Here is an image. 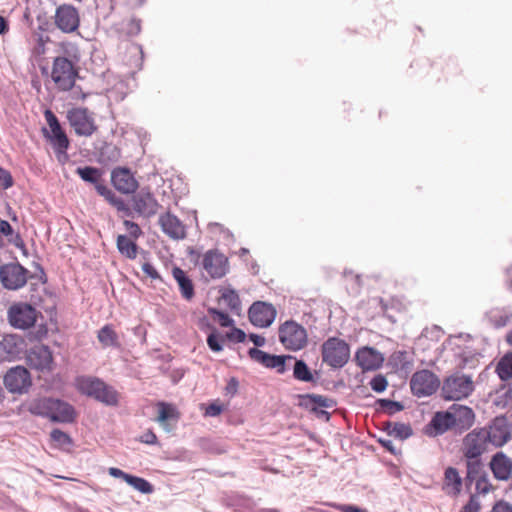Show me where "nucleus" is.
I'll return each mask as SVG.
<instances>
[{"label": "nucleus", "mask_w": 512, "mask_h": 512, "mask_svg": "<svg viewBox=\"0 0 512 512\" xmlns=\"http://www.w3.org/2000/svg\"><path fill=\"white\" fill-rule=\"evenodd\" d=\"M66 56H58L53 60L51 79L61 91H69L73 88L78 76L76 63L80 61L79 48L72 43L64 44Z\"/></svg>", "instance_id": "obj_1"}, {"label": "nucleus", "mask_w": 512, "mask_h": 512, "mask_svg": "<svg viewBox=\"0 0 512 512\" xmlns=\"http://www.w3.org/2000/svg\"><path fill=\"white\" fill-rule=\"evenodd\" d=\"M79 392L94 398L106 406H116L119 402V394L111 385L92 376H81L76 379Z\"/></svg>", "instance_id": "obj_2"}, {"label": "nucleus", "mask_w": 512, "mask_h": 512, "mask_svg": "<svg viewBox=\"0 0 512 512\" xmlns=\"http://www.w3.org/2000/svg\"><path fill=\"white\" fill-rule=\"evenodd\" d=\"M44 115L49 125V130L43 129L44 136L51 143L57 160L60 163H65L68 160L67 149L69 147V139L51 110H46Z\"/></svg>", "instance_id": "obj_3"}, {"label": "nucleus", "mask_w": 512, "mask_h": 512, "mask_svg": "<svg viewBox=\"0 0 512 512\" xmlns=\"http://www.w3.org/2000/svg\"><path fill=\"white\" fill-rule=\"evenodd\" d=\"M322 362L332 369L344 367L350 359V346L338 337H329L321 345Z\"/></svg>", "instance_id": "obj_4"}, {"label": "nucleus", "mask_w": 512, "mask_h": 512, "mask_svg": "<svg viewBox=\"0 0 512 512\" xmlns=\"http://www.w3.org/2000/svg\"><path fill=\"white\" fill-rule=\"evenodd\" d=\"M278 333L282 345L291 351L301 350L308 341L306 329L293 320H288L280 325Z\"/></svg>", "instance_id": "obj_5"}, {"label": "nucleus", "mask_w": 512, "mask_h": 512, "mask_svg": "<svg viewBox=\"0 0 512 512\" xmlns=\"http://www.w3.org/2000/svg\"><path fill=\"white\" fill-rule=\"evenodd\" d=\"M473 390L472 378L461 373L446 378L442 386V394L446 400H461L468 397Z\"/></svg>", "instance_id": "obj_6"}, {"label": "nucleus", "mask_w": 512, "mask_h": 512, "mask_svg": "<svg viewBox=\"0 0 512 512\" xmlns=\"http://www.w3.org/2000/svg\"><path fill=\"white\" fill-rule=\"evenodd\" d=\"M38 317L37 310L28 303H15L8 309V320L17 329H28L34 326Z\"/></svg>", "instance_id": "obj_7"}, {"label": "nucleus", "mask_w": 512, "mask_h": 512, "mask_svg": "<svg viewBox=\"0 0 512 512\" xmlns=\"http://www.w3.org/2000/svg\"><path fill=\"white\" fill-rule=\"evenodd\" d=\"M67 119L79 136L88 137L97 130L93 114L87 108L79 107L69 110Z\"/></svg>", "instance_id": "obj_8"}, {"label": "nucleus", "mask_w": 512, "mask_h": 512, "mask_svg": "<svg viewBox=\"0 0 512 512\" xmlns=\"http://www.w3.org/2000/svg\"><path fill=\"white\" fill-rule=\"evenodd\" d=\"M439 386L438 377L426 369L415 372L410 379L411 391L417 397L430 396L437 391Z\"/></svg>", "instance_id": "obj_9"}, {"label": "nucleus", "mask_w": 512, "mask_h": 512, "mask_svg": "<svg viewBox=\"0 0 512 512\" xmlns=\"http://www.w3.org/2000/svg\"><path fill=\"white\" fill-rule=\"evenodd\" d=\"M29 271L18 262L0 266V281L8 290H18L27 282Z\"/></svg>", "instance_id": "obj_10"}, {"label": "nucleus", "mask_w": 512, "mask_h": 512, "mask_svg": "<svg viewBox=\"0 0 512 512\" xmlns=\"http://www.w3.org/2000/svg\"><path fill=\"white\" fill-rule=\"evenodd\" d=\"M201 265L212 279H220L229 271L228 258L217 249L206 251L202 256Z\"/></svg>", "instance_id": "obj_11"}, {"label": "nucleus", "mask_w": 512, "mask_h": 512, "mask_svg": "<svg viewBox=\"0 0 512 512\" xmlns=\"http://www.w3.org/2000/svg\"><path fill=\"white\" fill-rule=\"evenodd\" d=\"M54 24L63 33H73L80 25V15L76 7L62 4L56 8Z\"/></svg>", "instance_id": "obj_12"}, {"label": "nucleus", "mask_w": 512, "mask_h": 512, "mask_svg": "<svg viewBox=\"0 0 512 512\" xmlns=\"http://www.w3.org/2000/svg\"><path fill=\"white\" fill-rule=\"evenodd\" d=\"M29 371L23 366H16L7 371L4 376V385L11 393L22 394L31 386Z\"/></svg>", "instance_id": "obj_13"}, {"label": "nucleus", "mask_w": 512, "mask_h": 512, "mask_svg": "<svg viewBox=\"0 0 512 512\" xmlns=\"http://www.w3.org/2000/svg\"><path fill=\"white\" fill-rule=\"evenodd\" d=\"M249 357L265 368L275 369L277 373L283 374L286 371V361L294 359L291 355H273L256 347L248 350Z\"/></svg>", "instance_id": "obj_14"}, {"label": "nucleus", "mask_w": 512, "mask_h": 512, "mask_svg": "<svg viewBox=\"0 0 512 512\" xmlns=\"http://www.w3.org/2000/svg\"><path fill=\"white\" fill-rule=\"evenodd\" d=\"M489 445L484 430L474 429L463 439V454L465 458H479L488 450Z\"/></svg>", "instance_id": "obj_15"}, {"label": "nucleus", "mask_w": 512, "mask_h": 512, "mask_svg": "<svg viewBox=\"0 0 512 512\" xmlns=\"http://www.w3.org/2000/svg\"><path fill=\"white\" fill-rule=\"evenodd\" d=\"M248 316L254 326L266 328L275 320L276 310L272 304L257 301L250 306Z\"/></svg>", "instance_id": "obj_16"}, {"label": "nucleus", "mask_w": 512, "mask_h": 512, "mask_svg": "<svg viewBox=\"0 0 512 512\" xmlns=\"http://www.w3.org/2000/svg\"><path fill=\"white\" fill-rule=\"evenodd\" d=\"M490 445L500 447L510 439V428L505 417H496L488 427H483Z\"/></svg>", "instance_id": "obj_17"}, {"label": "nucleus", "mask_w": 512, "mask_h": 512, "mask_svg": "<svg viewBox=\"0 0 512 512\" xmlns=\"http://www.w3.org/2000/svg\"><path fill=\"white\" fill-rule=\"evenodd\" d=\"M132 201L134 210L144 217H151L155 215L159 208V203L156 198L150 191L145 189L136 193L133 196Z\"/></svg>", "instance_id": "obj_18"}, {"label": "nucleus", "mask_w": 512, "mask_h": 512, "mask_svg": "<svg viewBox=\"0 0 512 512\" xmlns=\"http://www.w3.org/2000/svg\"><path fill=\"white\" fill-rule=\"evenodd\" d=\"M111 181L116 190L123 194H132L138 188V182L127 168H116L111 173Z\"/></svg>", "instance_id": "obj_19"}, {"label": "nucleus", "mask_w": 512, "mask_h": 512, "mask_svg": "<svg viewBox=\"0 0 512 512\" xmlns=\"http://www.w3.org/2000/svg\"><path fill=\"white\" fill-rule=\"evenodd\" d=\"M452 415L450 410L436 412L430 422L425 426V434L429 437H436L444 434L448 430L454 429Z\"/></svg>", "instance_id": "obj_20"}, {"label": "nucleus", "mask_w": 512, "mask_h": 512, "mask_svg": "<svg viewBox=\"0 0 512 512\" xmlns=\"http://www.w3.org/2000/svg\"><path fill=\"white\" fill-rule=\"evenodd\" d=\"M355 361L365 371L380 368L384 362L382 354L372 347H362L355 354Z\"/></svg>", "instance_id": "obj_21"}, {"label": "nucleus", "mask_w": 512, "mask_h": 512, "mask_svg": "<svg viewBox=\"0 0 512 512\" xmlns=\"http://www.w3.org/2000/svg\"><path fill=\"white\" fill-rule=\"evenodd\" d=\"M28 364L39 371L52 370L53 357L47 346H36L27 355Z\"/></svg>", "instance_id": "obj_22"}, {"label": "nucleus", "mask_w": 512, "mask_h": 512, "mask_svg": "<svg viewBox=\"0 0 512 512\" xmlns=\"http://www.w3.org/2000/svg\"><path fill=\"white\" fill-rule=\"evenodd\" d=\"M158 222L163 233H165L171 239L182 240L186 237V229L184 224L178 217L171 214L170 212L160 215Z\"/></svg>", "instance_id": "obj_23"}, {"label": "nucleus", "mask_w": 512, "mask_h": 512, "mask_svg": "<svg viewBox=\"0 0 512 512\" xmlns=\"http://www.w3.org/2000/svg\"><path fill=\"white\" fill-rule=\"evenodd\" d=\"M449 410L452 415L454 430L456 432L462 433L474 424L475 414L470 407L454 404Z\"/></svg>", "instance_id": "obj_24"}, {"label": "nucleus", "mask_w": 512, "mask_h": 512, "mask_svg": "<svg viewBox=\"0 0 512 512\" xmlns=\"http://www.w3.org/2000/svg\"><path fill=\"white\" fill-rule=\"evenodd\" d=\"M490 468L497 480L507 481L512 475V459L503 452H497L490 461Z\"/></svg>", "instance_id": "obj_25"}, {"label": "nucleus", "mask_w": 512, "mask_h": 512, "mask_svg": "<svg viewBox=\"0 0 512 512\" xmlns=\"http://www.w3.org/2000/svg\"><path fill=\"white\" fill-rule=\"evenodd\" d=\"M76 413L69 403L53 398L49 420L58 423H71L75 420Z\"/></svg>", "instance_id": "obj_26"}, {"label": "nucleus", "mask_w": 512, "mask_h": 512, "mask_svg": "<svg viewBox=\"0 0 512 512\" xmlns=\"http://www.w3.org/2000/svg\"><path fill=\"white\" fill-rule=\"evenodd\" d=\"M485 318L496 329L505 327L512 319L510 307H494L486 312Z\"/></svg>", "instance_id": "obj_27"}, {"label": "nucleus", "mask_w": 512, "mask_h": 512, "mask_svg": "<svg viewBox=\"0 0 512 512\" xmlns=\"http://www.w3.org/2000/svg\"><path fill=\"white\" fill-rule=\"evenodd\" d=\"M23 347V340L17 335H6L0 340V350L3 351L6 357L17 356Z\"/></svg>", "instance_id": "obj_28"}, {"label": "nucleus", "mask_w": 512, "mask_h": 512, "mask_svg": "<svg viewBox=\"0 0 512 512\" xmlns=\"http://www.w3.org/2000/svg\"><path fill=\"white\" fill-rule=\"evenodd\" d=\"M172 274L180 287L182 296L185 299L190 300L194 296V287L192 281L189 279L186 273L179 267H174L172 270Z\"/></svg>", "instance_id": "obj_29"}, {"label": "nucleus", "mask_w": 512, "mask_h": 512, "mask_svg": "<svg viewBox=\"0 0 512 512\" xmlns=\"http://www.w3.org/2000/svg\"><path fill=\"white\" fill-rule=\"evenodd\" d=\"M52 400V397H40L33 399L28 405V411L33 415L49 419Z\"/></svg>", "instance_id": "obj_30"}, {"label": "nucleus", "mask_w": 512, "mask_h": 512, "mask_svg": "<svg viewBox=\"0 0 512 512\" xmlns=\"http://www.w3.org/2000/svg\"><path fill=\"white\" fill-rule=\"evenodd\" d=\"M116 244L120 254L129 259L136 258L138 253V246L133 240L128 238L126 235H118Z\"/></svg>", "instance_id": "obj_31"}, {"label": "nucleus", "mask_w": 512, "mask_h": 512, "mask_svg": "<svg viewBox=\"0 0 512 512\" xmlns=\"http://www.w3.org/2000/svg\"><path fill=\"white\" fill-rule=\"evenodd\" d=\"M301 398L305 401L303 404L306 408H311V406H316L317 408H332L336 405V401L332 398L318 394H306L301 396Z\"/></svg>", "instance_id": "obj_32"}, {"label": "nucleus", "mask_w": 512, "mask_h": 512, "mask_svg": "<svg viewBox=\"0 0 512 512\" xmlns=\"http://www.w3.org/2000/svg\"><path fill=\"white\" fill-rule=\"evenodd\" d=\"M221 298L232 312L238 313L241 309V301L237 291L231 287L220 289Z\"/></svg>", "instance_id": "obj_33"}, {"label": "nucleus", "mask_w": 512, "mask_h": 512, "mask_svg": "<svg viewBox=\"0 0 512 512\" xmlns=\"http://www.w3.org/2000/svg\"><path fill=\"white\" fill-rule=\"evenodd\" d=\"M76 174L85 182L94 184L95 187L97 184H101L99 181L102 176V172L99 168L92 166H84L78 167L76 169Z\"/></svg>", "instance_id": "obj_34"}, {"label": "nucleus", "mask_w": 512, "mask_h": 512, "mask_svg": "<svg viewBox=\"0 0 512 512\" xmlns=\"http://www.w3.org/2000/svg\"><path fill=\"white\" fill-rule=\"evenodd\" d=\"M295 360L293 367V377L302 382H314L315 378L308 367V365L303 360L293 359Z\"/></svg>", "instance_id": "obj_35"}, {"label": "nucleus", "mask_w": 512, "mask_h": 512, "mask_svg": "<svg viewBox=\"0 0 512 512\" xmlns=\"http://www.w3.org/2000/svg\"><path fill=\"white\" fill-rule=\"evenodd\" d=\"M157 407L158 417L156 420L166 429V431H170V429L167 428V421L176 418L175 408L171 404L165 402H159Z\"/></svg>", "instance_id": "obj_36"}, {"label": "nucleus", "mask_w": 512, "mask_h": 512, "mask_svg": "<svg viewBox=\"0 0 512 512\" xmlns=\"http://www.w3.org/2000/svg\"><path fill=\"white\" fill-rule=\"evenodd\" d=\"M445 481L447 486L451 487V491L449 493H452L453 495L460 493L462 481L457 469L453 467L447 468L445 471Z\"/></svg>", "instance_id": "obj_37"}, {"label": "nucleus", "mask_w": 512, "mask_h": 512, "mask_svg": "<svg viewBox=\"0 0 512 512\" xmlns=\"http://www.w3.org/2000/svg\"><path fill=\"white\" fill-rule=\"evenodd\" d=\"M496 372L501 380L512 377V353L504 355L496 366Z\"/></svg>", "instance_id": "obj_38"}, {"label": "nucleus", "mask_w": 512, "mask_h": 512, "mask_svg": "<svg viewBox=\"0 0 512 512\" xmlns=\"http://www.w3.org/2000/svg\"><path fill=\"white\" fill-rule=\"evenodd\" d=\"M387 429L390 436H394L400 440L407 439L412 435L411 427L404 423H389Z\"/></svg>", "instance_id": "obj_39"}, {"label": "nucleus", "mask_w": 512, "mask_h": 512, "mask_svg": "<svg viewBox=\"0 0 512 512\" xmlns=\"http://www.w3.org/2000/svg\"><path fill=\"white\" fill-rule=\"evenodd\" d=\"M467 462V475L466 481L472 483L474 479L481 476L483 464L479 458H466Z\"/></svg>", "instance_id": "obj_40"}, {"label": "nucleus", "mask_w": 512, "mask_h": 512, "mask_svg": "<svg viewBox=\"0 0 512 512\" xmlns=\"http://www.w3.org/2000/svg\"><path fill=\"white\" fill-rule=\"evenodd\" d=\"M126 483L143 494H150L154 490L150 482H148L144 478L137 477L134 475H129V477H127L126 479Z\"/></svg>", "instance_id": "obj_41"}, {"label": "nucleus", "mask_w": 512, "mask_h": 512, "mask_svg": "<svg viewBox=\"0 0 512 512\" xmlns=\"http://www.w3.org/2000/svg\"><path fill=\"white\" fill-rule=\"evenodd\" d=\"M103 162H117L121 157L120 149L112 143H105L100 150Z\"/></svg>", "instance_id": "obj_42"}, {"label": "nucleus", "mask_w": 512, "mask_h": 512, "mask_svg": "<svg viewBox=\"0 0 512 512\" xmlns=\"http://www.w3.org/2000/svg\"><path fill=\"white\" fill-rule=\"evenodd\" d=\"M98 340L105 347L117 346V335L108 325L101 328L98 332Z\"/></svg>", "instance_id": "obj_43"}, {"label": "nucleus", "mask_w": 512, "mask_h": 512, "mask_svg": "<svg viewBox=\"0 0 512 512\" xmlns=\"http://www.w3.org/2000/svg\"><path fill=\"white\" fill-rule=\"evenodd\" d=\"M494 404L499 407L506 408L512 406V387L503 386L494 399Z\"/></svg>", "instance_id": "obj_44"}, {"label": "nucleus", "mask_w": 512, "mask_h": 512, "mask_svg": "<svg viewBox=\"0 0 512 512\" xmlns=\"http://www.w3.org/2000/svg\"><path fill=\"white\" fill-rule=\"evenodd\" d=\"M209 314L216 319L222 327H231L234 325V320L226 313L216 308H210Z\"/></svg>", "instance_id": "obj_45"}, {"label": "nucleus", "mask_w": 512, "mask_h": 512, "mask_svg": "<svg viewBox=\"0 0 512 512\" xmlns=\"http://www.w3.org/2000/svg\"><path fill=\"white\" fill-rule=\"evenodd\" d=\"M51 439L61 447L72 445L71 437L60 429H53L50 433Z\"/></svg>", "instance_id": "obj_46"}, {"label": "nucleus", "mask_w": 512, "mask_h": 512, "mask_svg": "<svg viewBox=\"0 0 512 512\" xmlns=\"http://www.w3.org/2000/svg\"><path fill=\"white\" fill-rule=\"evenodd\" d=\"M223 338L215 331L210 333L207 337V345L214 352H220L223 350Z\"/></svg>", "instance_id": "obj_47"}, {"label": "nucleus", "mask_w": 512, "mask_h": 512, "mask_svg": "<svg viewBox=\"0 0 512 512\" xmlns=\"http://www.w3.org/2000/svg\"><path fill=\"white\" fill-rule=\"evenodd\" d=\"M388 381L385 376L378 374L374 376L370 381V387L373 391L381 393L386 390Z\"/></svg>", "instance_id": "obj_48"}, {"label": "nucleus", "mask_w": 512, "mask_h": 512, "mask_svg": "<svg viewBox=\"0 0 512 512\" xmlns=\"http://www.w3.org/2000/svg\"><path fill=\"white\" fill-rule=\"evenodd\" d=\"M474 481L475 489L478 493L487 494L491 490V484L486 474L483 473L481 476L474 479Z\"/></svg>", "instance_id": "obj_49"}, {"label": "nucleus", "mask_w": 512, "mask_h": 512, "mask_svg": "<svg viewBox=\"0 0 512 512\" xmlns=\"http://www.w3.org/2000/svg\"><path fill=\"white\" fill-rule=\"evenodd\" d=\"M126 34L128 36H136L141 31V20L137 18H131L126 23Z\"/></svg>", "instance_id": "obj_50"}, {"label": "nucleus", "mask_w": 512, "mask_h": 512, "mask_svg": "<svg viewBox=\"0 0 512 512\" xmlns=\"http://www.w3.org/2000/svg\"><path fill=\"white\" fill-rule=\"evenodd\" d=\"M378 403L383 409H387L390 414L399 412L403 409V405L401 403L389 399H380Z\"/></svg>", "instance_id": "obj_51"}, {"label": "nucleus", "mask_w": 512, "mask_h": 512, "mask_svg": "<svg viewBox=\"0 0 512 512\" xmlns=\"http://www.w3.org/2000/svg\"><path fill=\"white\" fill-rule=\"evenodd\" d=\"M226 337L236 343H242L246 339V334L243 330L233 327L227 334Z\"/></svg>", "instance_id": "obj_52"}, {"label": "nucleus", "mask_w": 512, "mask_h": 512, "mask_svg": "<svg viewBox=\"0 0 512 512\" xmlns=\"http://www.w3.org/2000/svg\"><path fill=\"white\" fill-rule=\"evenodd\" d=\"M96 191L99 195L105 198L106 201H108L110 204L116 198V194L107 186L103 184H97Z\"/></svg>", "instance_id": "obj_53"}, {"label": "nucleus", "mask_w": 512, "mask_h": 512, "mask_svg": "<svg viewBox=\"0 0 512 512\" xmlns=\"http://www.w3.org/2000/svg\"><path fill=\"white\" fill-rule=\"evenodd\" d=\"M0 182L2 184L3 189H8L13 186V177L11 173L5 169L0 167Z\"/></svg>", "instance_id": "obj_54"}, {"label": "nucleus", "mask_w": 512, "mask_h": 512, "mask_svg": "<svg viewBox=\"0 0 512 512\" xmlns=\"http://www.w3.org/2000/svg\"><path fill=\"white\" fill-rule=\"evenodd\" d=\"M123 224L130 236L134 239H137L142 234V231L137 223L130 220H125Z\"/></svg>", "instance_id": "obj_55"}, {"label": "nucleus", "mask_w": 512, "mask_h": 512, "mask_svg": "<svg viewBox=\"0 0 512 512\" xmlns=\"http://www.w3.org/2000/svg\"><path fill=\"white\" fill-rule=\"evenodd\" d=\"M480 503L475 495H472L468 503L462 508L461 512H479Z\"/></svg>", "instance_id": "obj_56"}, {"label": "nucleus", "mask_w": 512, "mask_h": 512, "mask_svg": "<svg viewBox=\"0 0 512 512\" xmlns=\"http://www.w3.org/2000/svg\"><path fill=\"white\" fill-rule=\"evenodd\" d=\"M143 272L149 276L151 279H159L160 275L157 272V270L154 268V266L148 262L144 263L142 265Z\"/></svg>", "instance_id": "obj_57"}, {"label": "nucleus", "mask_w": 512, "mask_h": 512, "mask_svg": "<svg viewBox=\"0 0 512 512\" xmlns=\"http://www.w3.org/2000/svg\"><path fill=\"white\" fill-rule=\"evenodd\" d=\"M333 506L341 512H367L365 509L350 504H334Z\"/></svg>", "instance_id": "obj_58"}, {"label": "nucleus", "mask_w": 512, "mask_h": 512, "mask_svg": "<svg viewBox=\"0 0 512 512\" xmlns=\"http://www.w3.org/2000/svg\"><path fill=\"white\" fill-rule=\"evenodd\" d=\"M222 412V407L217 404H210L206 410L205 415L209 417H216Z\"/></svg>", "instance_id": "obj_59"}, {"label": "nucleus", "mask_w": 512, "mask_h": 512, "mask_svg": "<svg viewBox=\"0 0 512 512\" xmlns=\"http://www.w3.org/2000/svg\"><path fill=\"white\" fill-rule=\"evenodd\" d=\"M13 228L10 223L0 218V233L4 236H10L13 234Z\"/></svg>", "instance_id": "obj_60"}, {"label": "nucleus", "mask_w": 512, "mask_h": 512, "mask_svg": "<svg viewBox=\"0 0 512 512\" xmlns=\"http://www.w3.org/2000/svg\"><path fill=\"white\" fill-rule=\"evenodd\" d=\"M141 442L145 443V444H150V445H153V444H156L157 443V437L156 435L152 432V431H147L145 432L142 436H141Z\"/></svg>", "instance_id": "obj_61"}, {"label": "nucleus", "mask_w": 512, "mask_h": 512, "mask_svg": "<svg viewBox=\"0 0 512 512\" xmlns=\"http://www.w3.org/2000/svg\"><path fill=\"white\" fill-rule=\"evenodd\" d=\"M111 205L114 206L118 211H124V212L129 211V208L127 207L125 201L118 196H116V198H114V200L111 202Z\"/></svg>", "instance_id": "obj_62"}, {"label": "nucleus", "mask_w": 512, "mask_h": 512, "mask_svg": "<svg viewBox=\"0 0 512 512\" xmlns=\"http://www.w3.org/2000/svg\"><path fill=\"white\" fill-rule=\"evenodd\" d=\"M109 474L115 478H121L123 479L125 482H126V479L127 477H129L130 474L122 471L121 469L119 468H116V467H111L109 468L108 470Z\"/></svg>", "instance_id": "obj_63"}, {"label": "nucleus", "mask_w": 512, "mask_h": 512, "mask_svg": "<svg viewBox=\"0 0 512 512\" xmlns=\"http://www.w3.org/2000/svg\"><path fill=\"white\" fill-rule=\"evenodd\" d=\"M491 512H512V506L506 502H499L494 505Z\"/></svg>", "instance_id": "obj_64"}]
</instances>
